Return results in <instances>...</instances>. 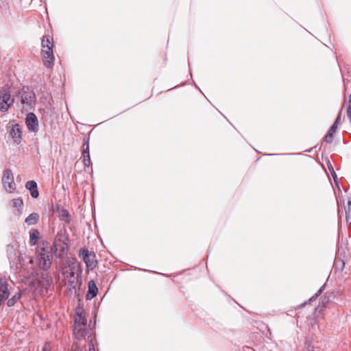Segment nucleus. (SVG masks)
Here are the masks:
<instances>
[{
    "label": "nucleus",
    "mask_w": 351,
    "mask_h": 351,
    "mask_svg": "<svg viewBox=\"0 0 351 351\" xmlns=\"http://www.w3.org/2000/svg\"><path fill=\"white\" fill-rule=\"evenodd\" d=\"M340 119H341V114L339 113V115L337 116L336 120L335 121L334 123H336L338 125L339 124Z\"/></svg>",
    "instance_id": "31"
},
{
    "label": "nucleus",
    "mask_w": 351,
    "mask_h": 351,
    "mask_svg": "<svg viewBox=\"0 0 351 351\" xmlns=\"http://www.w3.org/2000/svg\"><path fill=\"white\" fill-rule=\"evenodd\" d=\"M64 274H69V275H70L71 276H74L73 269H71L70 272H69L68 271H64Z\"/></svg>",
    "instance_id": "32"
},
{
    "label": "nucleus",
    "mask_w": 351,
    "mask_h": 351,
    "mask_svg": "<svg viewBox=\"0 0 351 351\" xmlns=\"http://www.w3.org/2000/svg\"><path fill=\"white\" fill-rule=\"evenodd\" d=\"M43 351H49V350H47V348L45 347V348H43Z\"/></svg>",
    "instance_id": "33"
},
{
    "label": "nucleus",
    "mask_w": 351,
    "mask_h": 351,
    "mask_svg": "<svg viewBox=\"0 0 351 351\" xmlns=\"http://www.w3.org/2000/svg\"><path fill=\"white\" fill-rule=\"evenodd\" d=\"M306 304V302H304V304H302V306H303V305H304V304Z\"/></svg>",
    "instance_id": "36"
},
{
    "label": "nucleus",
    "mask_w": 351,
    "mask_h": 351,
    "mask_svg": "<svg viewBox=\"0 0 351 351\" xmlns=\"http://www.w3.org/2000/svg\"><path fill=\"white\" fill-rule=\"evenodd\" d=\"M30 193H31L32 197L34 198L38 197V195H39V193H38V191L37 189L35 190L31 191Z\"/></svg>",
    "instance_id": "29"
},
{
    "label": "nucleus",
    "mask_w": 351,
    "mask_h": 351,
    "mask_svg": "<svg viewBox=\"0 0 351 351\" xmlns=\"http://www.w3.org/2000/svg\"><path fill=\"white\" fill-rule=\"evenodd\" d=\"M93 339L94 337L91 335H88L87 338V341L89 343L88 351H96L94 347Z\"/></svg>",
    "instance_id": "23"
},
{
    "label": "nucleus",
    "mask_w": 351,
    "mask_h": 351,
    "mask_svg": "<svg viewBox=\"0 0 351 351\" xmlns=\"http://www.w3.org/2000/svg\"><path fill=\"white\" fill-rule=\"evenodd\" d=\"M73 262H76V259L75 258H73Z\"/></svg>",
    "instance_id": "35"
},
{
    "label": "nucleus",
    "mask_w": 351,
    "mask_h": 351,
    "mask_svg": "<svg viewBox=\"0 0 351 351\" xmlns=\"http://www.w3.org/2000/svg\"><path fill=\"white\" fill-rule=\"evenodd\" d=\"M83 152H82V157L84 158V164L86 167H89L91 164L90 158V154H89V145L88 143H84L83 145Z\"/></svg>",
    "instance_id": "14"
},
{
    "label": "nucleus",
    "mask_w": 351,
    "mask_h": 351,
    "mask_svg": "<svg viewBox=\"0 0 351 351\" xmlns=\"http://www.w3.org/2000/svg\"><path fill=\"white\" fill-rule=\"evenodd\" d=\"M73 334L78 339H86L87 340L88 335L93 336V331L91 329L86 328V326L79 328L77 326L73 328Z\"/></svg>",
    "instance_id": "10"
},
{
    "label": "nucleus",
    "mask_w": 351,
    "mask_h": 351,
    "mask_svg": "<svg viewBox=\"0 0 351 351\" xmlns=\"http://www.w3.org/2000/svg\"><path fill=\"white\" fill-rule=\"evenodd\" d=\"M2 184L7 192L12 193L15 191L16 184L14 180L13 173L10 169H8L3 171Z\"/></svg>",
    "instance_id": "6"
},
{
    "label": "nucleus",
    "mask_w": 351,
    "mask_h": 351,
    "mask_svg": "<svg viewBox=\"0 0 351 351\" xmlns=\"http://www.w3.org/2000/svg\"><path fill=\"white\" fill-rule=\"evenodd\" d=\"M303 351H315L314 348L310 343H307L304 348Z\"/></svg>",
    "instance_id": "27"
},
{
    "label": "nucleus",
    "mask_w": 351,
    "mask_h": 351,
    "mask_svg": "<svg viewBox=\"0 0 351 351\" xmlns=\"http://www.w3.org/2000/svg\"><path fill=\"white\" fill-rule=\"evenodd\" d=\"M337 128H338V125L336 123H333V124L332 125V126L329 129L328 132L332 133V134H334L336 132V130H337Z\"/></svg>",
    "instance_id": "28"
},
{
    "label": "nucleus",
    "mask_w": 351,
    "mask_h": 351,
    "mask_svg": "<svg viewBox=\"0 0 351 351\" xmlns=\"http://www.w3.org/2000/svg\"><path fill=\"white\" fill-rule=\"evenodd\" d=\"M21 103L28 109H32L36 103V97L33 90L29 88H23L19 92Z\"/></svg>",
    "instance_id": "4"
},
{
    "label": "nucleus",
    "mask_w": 351,
    "mask_h": 351,
    "mask_svg": "<svg viewBox=\"0 0 351 351\" xmlns=\"http://www.w3.org/2000/svg\"><path fill=\"white\" fill-rule=\"evenodd\" d=\"M63 238V233L58 232L53 241L52 250L58 258H62L68 252L69 246Z\"/></svg>",
    "instance_id": "1"
},
{
    "label": "nucleus",
    "mask_w": 351,
    "mask_h": 351,
    "mask_svg": "<svg viewBox=\"0 0 351 351\" xmlns=\"http://www.w3.org/2000/svg\"><path fill=\"white\" fill-rule=\"evenodd\" d=\"M38 214L36 213H32L28 217H26L25 221L27 225L32 226L36 224L38 222Z\"/></svg>",
    "instance_id": "15"
},
{
    "label": "nucleus",
    "mask_w": 351,
    "mask_h": 351,
    "mask_svg": "<svg viewBox=\"0 0 351 351\" xmlns=\"http://www.w3.org/2000/svg\"><path fill=\"white\" fill-rule=\"evenodd\" d=\"M349 104H350L348 107L346 114H347V117L350 119V121L351 122V94H350V99H349Z\"/></svg>",
    "instance_id": "25"
},
{
    "label": "nucleus",
    "mask_w": 351,
    "mask_h": 351,
    "mask_svg": "<svg viewBox=\"0 0 351 351\" xmlns=\"http://www.w3.org/2000/svg\"><path fill=\"white\" fill-rule=\"evenodd\" d=\"M344 209L346 221L351 223V196L348 197L347 204L344 206Z\"/></svg>",
    "instance_id": "16"
},
{
    "label": "nucleus",
    "mask_w": 351,
    "mask_h": 351,
    "mask_svg": "<svg viewBox=\"0 0 351 351\" xmlns=\"http://www.w3.org/2000/svg\"><path fill=\"white\" fill-rule=\"evenodd\" d=\"M25 123L29 131L34 132L38 131V121L36 116L34 113L29 112L27 114L25 119Z\"/></svg>",
    "instance_id": "8"
},
{
    "label": "nucleus",
    "mask_w": 351,
    "mask_h": 351,
    "mask_svg": "<svg viewBox=\"0 0 351 351\" xmlns=\"http://www.w3.org/2000/svg\"><path fill=\"white\" fill-rule=\"evenodd\" d=\"M324 141L328 143H331L333 141V134L328 132V133L324 137Z\"/></svg>",
    "instance_id": "24"
},
{
    "label": "nucleus",
    "mask_w": 351,
    "mask_h": 351,
    "mask_svg": "<svg viewBox=\"0 0 351 351\" xmlns=\"http://www.w3.org/2000/svg\"><path fill=\"white\" fill-rule=\"evenodd\" d=\"M22 295V291H20L17 293L14 294L10 299L7 302V305L9 307L13 306L15 303L21 298Z\"/></svg>",
    "instance_id": "19"
},
{
    "label": "nucleus",
    "mask_w": 351,
    "mask_h": 351,
    "mask_svg": "<svg viewBox=\"0 0 351 351\" xmlns=\"http://www.w3.org/2000/svg\"><path fill=\"white\" fill-rule=\"evenodd\" d=\"M333 175L336 176L335 172L332 170Z\"/></svg>",
    "instance_id": "34"
},
{
    "label": "nucleus",
    "mask_w": 351,
    "mask_h": 351,
    "mask_svg": "<svg viewBox=\"0 0 351 351\" xmlns=\"http://www.w3.org/2000/svg\"><path fill=\"white\" fill-rule=\"evenodd\" d=\"M25 186L29 191H31L37 189V184L36 182L31 180L26 183Z\"/></svg>",
    "instance_id": "22"
},
{
    "label": "nucleus",
    "mask_w": 351,
    "mask_h": 351,
    "mask_svg": "<svg viewBox=\"0 0 351 351\" xmlns=\"http://www.w3.org/2000/svg\"><path fill=\"white\" fill-rule=\"evenodd\" d=\"M10 136L13 141L19 144L21 141V130L19 124H14L12 125V129L10 132Z\"/></svg>",
    "instance_id": "12"
},
{
    "label": "nucleus",
    "mask_w": 351,
    "mask_h": 351,
    "mask_svg": "<svg viewBox=\"0 0 351 351\" xmlns=\"http://www.w3.org/2000/svg\"><path fill=\"white\" fill-rule=\"evenodd\" d=\"M88 290L86 295L88 300H91L97 295L98 289L94 280H90L88 284Z\"/></svg>",
    "instance_id": "13"
},
{
    "label": "nucleus",
    "mask_w": 351,
    "mask_h": 351,
    "mask_svg": "<svg viewBox=\"0 0 351 351\" xmlns=\"http://www.w3.org/2000/svg\"><path fill=\"white\" fill-rule=\"evenodd\" d=\"M42 47H53V38L50 36H45L42 40Z\"/></svg>",
    "instance_id": "21"
},
{
    "label": "nucleus",
    "mask_w": 351,
    "mask_h": 351,
    "mask_svg": "<svg viewBox=\"0 0 351 351\" xmlns=\"http://www.w3.org/2000/svg\"><path fill=\"white\" fill-rule=\"evenodd\" d=\"M73 351H83L82 348L77 344H75V348Z\"/></svg>",
    "instance_id": "30"
},
{
    "label": "nucleus",
    "mask_w": 351,
    "mask_h": 351,
    "mask_svg": "<svg viewBox=\"0 0 351 351\" xmlns=\"http://www.w3.org/2000/svg\"><path fill=\"white\" fill-rule=\"evenodd\" d=\"M87 320L85 313L83 310L79 309L75 315L74 317V327L86 326Z\"/></svg>",
    "instance_id": "11"
},
{
    "label": "nucleus",
    "mask_w": 351,
    "mask_h": 351,
    "mask_svg": "<svg viewBox=\"0 0 351 351\" xmlns=\"http://www.w3.org/2000/svg\"><path fill=\"white\" fill-rule=\"evenodd\" d=\"M38 265L43 270H47L52 263V255L50 252L44 247H38L36 250Z\"/></svg>",
    "instance_id": "2"
},
{
    "label": "nucleus",
    "mask_w": 351,
    "mask_h": 351,
    "mask_svg": "<svg viewBox=\"0 0 351 351\" xmlns=\"http://www.w3.org/2000/svg\"><path fill=\"white\" fill-rule=\"evenodd\" d=\"M12 206L16 208L17 214L20 215L22 213L23 207V202L21 198H16L12 199Z\"/></svg>",
    "instance_id": "18"
},
{
    "label": "nucleus",
    "mask_w": 351,
    "mask_h": 351,
    "mask_svg": "<svg viewBox=\"0 0 351 351\" xmlns=\"http://www.w3.org/2000/svg\"><path fill=\"white\" fill-rule=\"evenodd\" d=\"M41 53L44 65L48 68L52 66L54 60L53 47H43Z\"/></svg>",
    "instance_id": "7"
},
{
    "label": "nucleus",
    "mask_w": 351,
    "mask_h": 351,
    "mask_svg": "<svg viewBox=\"0 0 351 351\" xmlns=\"http://www.w3.org/2000/svg\"><path fill=\"white\" fill-rule=\"evenodd\" d=\"M323 288H324V286H322L317 291V293H315V294L312 296L309 300L310 301H312L313 300L315 299L317 297H318L319 295L321 294V293L322 292V290H323Z\"/></svg>",
    "instance_id": "26"
},
{
    "label": "nucleus",
    "mask_w": 351,
    "mask_h": 351,
    "mask_svg": "<svg viewBox=\"0 0 351 351\" xmlns=\"http://www.w3.org/2000/svg\"><path fill=\"white\" fill-rule=\"evenodd\" d=\"M59 217L61 221H64L66 223H69L71 221L70 215L65 209H62L60 211Z\"/></svg>",
    "instance_id": "20"
},
{
    "label": "nucleus",
    "mask_w": 351,
    "mask_h": 351,
    "mask_svg": "<svg viewBox=\"0 0 351 351\" xmlns=\"http://www.w3.org/2000/svg\"><path fill=\"white\" fill-rule=\"evenodd\" d=\"M13 102L9 88H3L0 91V110L3 112H7Z\"/></svg>",
    "instance_id": "5"
},
{
    "label": "nucleus",
    "mask_w": 351,
    "mask_h": 351,
    "mask_svg": "<svg viewBox=\"0 0 351 351\" xmlns=\"http://www.w3.org/2000/svg\"><path fill=\"white\" fill-rule=\"evenodd\" d=\"M79 256L85 263L88 270H93L96 267L97 262L95 252H90L87 248H80Z\"/></svg>",
    "instance_id": "3"
},
{
    "label": "nucleus",
    "mask_w": 351,
    "mask_h": 351,
    "mask_svg": "<svg viewBox=\"0 0 351 351\" xmlns=\"http://www.w3.org/2000/svg\"><path fill=\"white\" fill-rule=\"evenodd\" d=\"M39 232L37 230H31L29 232V244L31 245H35L39 239Z\"/></svg>",
    "instance_id": "17"
},
{
    "label": "nucleus",
    "mask_w": 351,
    "mask_h": 351,
    "mask_svg": "<svg viewBox=\"0 0 351 351\" xmlns=\"http://www.w3.org/2000/svg\"><path fill=\"white\" fill-rule=\"evenodd\" d=\"M8 286V284L6 279L0 278V306L4 304L10 295Z\"/></svg>",
    "instance_id": "9"
}]
</instances>
